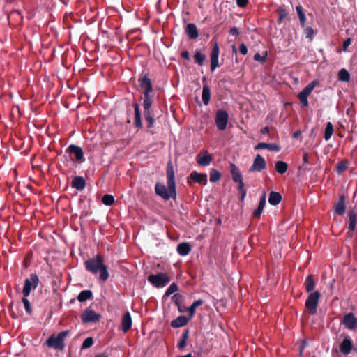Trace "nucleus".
<instances>
[{"mask_svg": "<svg viewBox=\"0 0 357 357\" xmlns=\"http://www.w3.org/2000/svg\"><path fill=\"white\" fill-rule=\"evenodd\" d=\"M167 188L165 185L158 183L155 186V193L165 200H169L170 198L176 199V182L174 178V167L171 162H169L167 164Z\"/></svg>", "mask_w": 357, "mask_h": 357, "instance_id": "1", "label": "nucleus"}, {"mask_svg": "<svg viewBox=\"0 0 357 357\" xmlns=\"http://www.w3.org/2000/svg\"><path fill=\"white\" fill-rule=\"evenodd\" d=\"M84 267L87 271L93 274L100 272V280L102 281L107 280L109 278L107 267L104 264V258L100 254L86 260Z\"/></svg>", "mask_w": 357, "mask_h": 357, "instance_id": "2", "label": "nucleus"}, {"mask_svg": "<svg viewBox=\"0 0 357 357\" xmlns=\"http://www.w3.org/2000/svg\"><path fill=\"white\" fill-rule=\"evenodd\" d=\"M69 334V331L60 332L57 335H52L47 340L46 345L56 350L62 351L65 347L64 339Z\"/></svg>", "mask_w": 357, "mask_h": 357, "instance_id": "3", "label": "nucleus"}, {"mask_svg": "<svg viewBox=\"0 0 357 357\" xmlns=\"http://www.w3.org/2000/svg\"><path fill=\"white\" fill-rule=\"evenodd\" d=\"M147 280L155 287L161 288L165 287L169 282L170 278L166 273H158L148 276Z\"/></svg>", "mask_w": 357, "mask_h": 357, "instance_id": "4", "label": "nucleus"}, {"mask_svg": "<svg viewBox=\"0 0 357 357\" xmlns=\"http://www.w3.org/2000/svg\"><path fill=\"white\" fill-rule=\"evenodd\" d=\"M320 297L321 294L318 291L310 293L308 296L305 305L310 314H316Z\"/></svg>", "mask_w": 357, "mask_h": 357, "instance_id": "5", "label": "nucleus"}, {"mask_svg": "<svg viewBox=\"0 0 357 357\" xmlns=\"http://www.w3.org/2000/svg\"><path fill=\"white\" fill-rule=\"evenodd\" d=\"M39 283V278L36 273H32L30 278H26L24 282V286L23 288V295L25 297H28L32 289H35Z\"/></svg>", "mask_w": 357, "mask_h": 357, "instance_id": "6", "label": "nucleus"}, {"mask_svg": "<svg viewBox=\"0 0 357 357\" xmlns=\"http://www.w3.org/2000/svg\"><path fill=\"white\" fill-rule=\"evenodd\" d=\"M229 119V114L227 111L218 109L215 114V124L219 130H225Z\"/></svg>", "mask_w": 357, "mask_h": 357, "instance_id": "7", "label": "nucleus"}, {"mask_svg": "<svg viewBox=\"0 0 357 357\" xmlns=\"http://www.w3.org/2000/svg\"><path fill=\"white\" fill-rule=\"evenodd\" d=\"M317 82L313 81L307 85L298 95V99L300 100L301 104L304 107L308 106V100L307 97L312 93L316 85H317Z\"/></svg>", "mask_w": 357, "mask_h": 357, "instance_id": "8", "label": "nucleus"}, {"mask_svg": "<svg viewBox=\"0 0 357 357\" xmlns=\"http://www.w3.org/2000/svg\"><path fill=\"white\" fill-rule=\"evenodd\" d=\"M100 317V314L95 312L91 308H86L81 314V319L84 324L98 322Z\"/></svg>", "mask_w": 357, "mask_h": 357, "instance_id": "9", "label": "nucleus"}, {"mask_svg": "<svg viewBox=\"0 0 357 357\" xmlns=\"http://www.w3.org/2000/svg\"><path fill=\"white\" fill-rule=\"evenodd\" d=\"M213 160V155L209 154L206 150H202L196 156L197 164L202 167L210 165Z\"/></svg>", "mask_w": 357, "mask_h": 357, "instance_id": "10", "label": "nucleus"}, {"mask_svg": "<svg viewBox=\"0 0 357 357\" xmlns=\"http://www.w3.org/2000/svg\"><path fill=\"white\" fill-rule=\"evenodd\" d=\"M341 323L349 330H354L357 328V318L355 317L353 312H349L346 314L343 317Z\"/></svg>", "mask_w": 357, "mask_h": 357, "instance_id": "11", "label": "nucleus"}, {"mask_svg": "<svg viewBox=\"0 0 357 357\" xmlns=\"http://www.w3.org/2000/svg\"><path fill=\"white\" fill-rule=\"evenodd\" d=\"M266 168V162L260 155L257 154L254 159L252 165L250 167V172H261Z\"/></svg>", "mask_w": 357, "mask_h": 357, "instance_id": "12", "label": "nucleus"}, {"mask_svg": "<svg viewBox=\"0 0 357 357\" xmlns=\"http://www.w3.org/2000/svg\"><path fill=\"white\" fill-rule=\"evenodd\" d=\"M190 180L201 185H206L207 174L204 173H199L197 171H192L188 177V183L191 185Z\"/></svg>", "mask_w": 357, "mask_h": 357, "instance_id": "13", "label": "nucleus"}, {"mask_svg": "<svg viewBox=\"0 0 357 357\" xmlns=\"http://www.w3.org/2000/svg\"><path fill=\"white\" fill-rule=\"evenodd\" d=\"M220 49L217 42L215 43L211 52V70L213 72L218 66Z\"/></svg>", "mask_w": 357, "mask_h": 357, "instance_id": "14", "label": "nucleus"}, {"mask_svg": "<svg viewBox=\"0 0 357 357\" xmlns=\"http://www.w3.org/2000/svg\"><path fill=\"white\" fill-rule=\"evenodd\" d=\"M67 151L71 154L74 155V158L77 161H82L84 159V151L82 149L77 145L70 144L68 149Z\"/></svg>", "mask_w": 357, "mask_h": 357, "instance_id": "15", "label": "nucleus"}, {"mask_svg": "<svg viewBox=\"0 0 357 357\" xmlns=\"http://www.w3.org/2000/svg\"><path fill=\"white\" fill-rule=\"evenodd\" d=\"M144 116L147 123V128H153L155 124V114L151 107L144 108Z\"/></svg>", "mask_w": 357, "mask_h": 357, "instance_id": "16", "label": "nucleus"}, {"mask_svg": "<svg viewBox=\"0 0 357 357\" xmlns=\"http://www.w3.org/2000/svg\"><path fill=\"white\" fill-rule=\"evenodd\" d=\"M357 224V214L354 210H350L348 212V233H352Z\"/></svg>", "mask_w": 357, "mask_h": 357, "instance_id": "17", "label": "nucleus"}, {"mask_svg": "<svg viewBox=\"0 0 357 357\" xmlns=\"http://www.w3.org/2000/svg\"><path fill=\"white\" fill-rule=\"evenodd\" d=\"M335 212L339 215H343L346 211L345 196L342 195L340 196L337 202L334 204Z\"/></svg>", "mask_w": 357, "mask_h": 357, "instance_id": "18", "label": "nucleus"}, {"mask_svg": "<svg viewBox=\"0 0 357 357\" xmlns=\"http://www.w3.org/2000/svg\"><path fill=\"white\" fill-rule=\"evenodd\" d=\"M132 325V321L131 315L129 312H126L122 317L121 319V329L124 333L129 331Z\"/></svg>", "mask_w": 357, "mask_h": 357, "instance_id": "19", "label": "nucleus"}, {"mask_svg": "<svg viewBox=\"0 0 357 357\" xmlns=\"http://www.w3.org/2000/svg\"><path fill=\"white\" fill-rule=\"evenodd\" d=\"M353 347V342L349 337H346L340 345V351L348 355L351 353Z\"/></svg>", "mask_w": 357, "mask_h": 357, "instance_id": "20", "label": "nucleus"}, {"mask_svg": "<svg viewBox=\"0 0 357 357\" xmlns=\"http://www.w3.org/2000/svg\"><path fill=\"white\" fill-rule=\"evenodd\" d=\"M139 86L144 89V91H153V85L151 80L147 75H144L139 78Z\"/></svg>", "mask_w": 357, "mask_h": 357, "instance_id": "21", "label": "nucleus"}, {"mask_svg": "<svg viewBox=\"0 0 357 357\" xmlns=\"http://www.w3.org/2000/svg\"><path fill=\"white\" fill-rule=\"evenodd\" d=\"M133 107L135 110V121H134V125L136 128H142V117H141V112L139 109V105L137 103L133 104Z\"/></svg>", "mask_w": 357, "mask_h": 357, "instance_id": "22", "label": "nucleus"}, {"mask_svg": "<svg viewBox=\"0 0 357 357\" xmlns=\"http://www.w3.org/2000/svg\"><path fill=\"white\" fill-rule=\"evenodd\" d=\"M229 170L232 176V179L235 183L243 180L241 172L238 167L234 163H229Z\"/></svg>", "mask_w": 357, "mask_h": 357, "instance_id": "23", "label": "nucleus"}, {"mask_svg": "<svg viewBox=\"0 0 357 357\" xmlns=\"http://www.w3.org/2000/svg\"><path fill=\"white\" fill-rule=\"evenodd\" d=\"M71 186L77 190H82L86 186V181L82 176H75L72 181Z\"/></svg>", "mask_w": 357, "mask_h": 357, "instance_id": "24", "label": "nucleus"}, {"mask_svg": "<svg viewBox=\"0 0 357 357\" xmlns=\"http://www.w3.org/2000/svg\"><path fill=\"white\" fill-rule=\"evenodd\" d=\"M185 33L190 39H195L199 36L198 29L193 23H190L186 26Z\"/></svg>", "mask_w": 357, "mask_h": 357, "instance_id": "25", "label": "nucleus"}, {"mask_svg": "<svg viewBox=\"0 0 357 357\" xmlns=\"http://www.w3.org/2000/svg\"><path fill=\"white\" fill-rule=\"evenodd\" d=\"M256 150L267 149L271 151H274L278 152L280 151L281 147L277 144H268L265 142H260L256 145L255 147Z\"/></svg>", "mask_w": 357, "mask_h": 357, "instance_id": "26", "label": "nucleus"}, {"mask_svg": "<svg viewBox=\"0 0 357 357\" xmlns=\"http://www.w3.org/2000/svg\"><path fill=\"white\" fill-rule=\"evenodd\" d=\"M189 321V319L187 318L185 316L181 315L178 317L174 320L172 321L171 322V326L172 328H179L184 326L188 324Z\"/></svg>", "mask_w": 357, "mask_h": 357, "instance_id": "27", "label": "nucleus"}, {"mask_svg": "<svg viewBox=\"0 0 357 357\" xmlns=\"http://www.w3.org/2000/svg\"><path fill=\"white\" fill-rule=\"evenodd\" d=\"M189 333H190L189 329H185L181 334V340L178 341V342L177 344V348L180 351H183L184 349L186 347L187 341L189 338Z\"/></svg>", "mask_w": 357, "mask_h": 357, "instance_id": "28", "label": "nucleus"}, {"mask_svg": "<svg viewBox=\"0 0 357 357\" xmlns=\"http://www.w3.org/2000/svg\"><path fill=\"white\" fill-rule=\"evenodd\" d=\"M266 205V194L264 193L260 198L257 208L253 212L255 218H259L264 211Z\"/></svg>", "mask_w": 357, "mask_h": 357, "instance_id": "29", "label": "nucleus"}, {"mask_svg": "<svg viewBox=\"0 0 357 357\" xmlns=\"http://www.w3.org/2000/svg\"><path fill=\"white\" fill-rule=\"evenodd\" d=\"M176 250L180 255L185 256L191 251V245L187 242L181 243L177 245Z\"/></svg>", "mask_w": 357, "mask_h": 357, "instance_id": "30", "label": "nucleus"}, {"mask_svg": "<svg viewBox=\"0 0 357 357\" xmlns=\"http://www.w3.org/2000/svg\"><path fill=\"white\" fill-rule=\"evenodd\" d=\"M153 91H144L143 93V108L151 107L153 99V97L150 95Z\"/></svg>", "mask_w": 357, "mask_h": 357, "instance_id": "31", "label": "nucleus"}, {"mask_svg": "<svg viewBox=\"0 0 357 357\" xmlns=\"http://www.w3.org/2000/svg\"><path fill=\"white\" fill-rule=\"evenodd\" d=\"M282 200V195L280 192L272 191L269 194L268 202L273 206L278 205Z\"/></svg>", "mask_w": 357, "mask_h": 357, "instance_id": "32", "label": "nucleus"}, {"mask_svg": "<svg viewBox=\"0 0 357 357\" xmlns=\"http://www.w3.org/2000/svg\"><path fill=\"white\" fill-rule=\"evenodd\" d=\"M304 286L305 288V291L307 293H310L314 290V287H315V282L314 281L313 275H309L306 277L305 282H304Z\"/></svg>", "mask_w": 357, "mask_h": 357, "instance_id": "33", "label": "nucleus"}, {"mask_svg": "<svg viewBox=\"0 0 357 357\" xmlns=\"http://www.w3.org/2000/svg\"><path fill=\"white\" fill-rule=\"evenodd\" d=\"M203 103L208 105L211 99V89L208 85H204L202 93Z\"/></svg>", "mask_w": 357, "mask_h": 357, "instance_id": "34", "label": "nucleus"}, {"mask_svg": "<svg viewBox=\"0 0 357 357\" xmlns=\"http://www.w3.org/2000/svg\"><path fill=\"white\" fill-rule=\"evenodd\" d=\"M93 298V293L91 290H84V291H82L78 296H77V300L82 303V302H84L87 300H89V299H91Z\"/></svg>", "mask_w": 357, "mask_h": 357, "instance_id": "35", "label": "nucleus"}, {"mask_svg": "<svg viewBox=\"0 0 357 357\" xmlns=\"http://www.w3.org/2000/svg\"><path fill=\"white\" fill-rule=\"evenodd\" d=\"M172 302L178 307V310L180 312H184V310H181V303L183 301V296L179 294H175L172 297Z\"/></svg>", "mask_w": 357, "mask_h": 357, "instance_id": "36", "label": "nucleus"}, {"mask_svg": "<svg viewBox=\"0 0 357 357\" xmlns=\"http://www.w3.org/2000/svg\"><path fill=\"white\" fill-rule=\"evenodd\" d=\"M204 303V301L202 299H198L195 301L189 307H188V312L190 315V319H191L196 311V309L197 307L202 305Z\"/></svg>", "mask_w": 357, "mask_h": 357, "instance_id": "37", "label": "nucleus"}, {"mask_svg": "<svg viewBox=\"0 0 357 357\" xmlns=\"http://www.w3.org/2000/svg\"><path fill=\"white\" fill-rule=\"evenodd\" d=\"M349 168V162L346 160H341L336 165V170L338 174H342Z\"/></svg>", "mask_w": 357, "mask_h": 357, "instance_id": "38", "label": "nucleus"}, {"mask_svg": "<svg viewBox=\"0 0 357 357\" xmlns=\"http://www.w3.org/2000/svg\"><path fill=\"white\" fill-rule=\"evenodd\" d=\"M338 79L342 82H348L350 80V74L345 68H342L338 72Z\"/></svg>", "mask_w": 357, "mask_h": 357, "instance_id": "39", "label": "nucleus"}, {"mask_svg": "<svg viewBox=\"0 0 357 357\" xmlns=\"http://www.w3.org/2000/svg\"><path fill=\"white\" fill-rule=\"evenodd\" d=\"M288 168V165L284 161H278L275 163V170L280 174H284Z\"/></svg>", "mask_w": 357, "mask_h": 357, "instance_id": "40", "label": "nucleus"}, {"mask_svg": "<svg viewBox=\"0 0 357 357\" xmlns=\"http://www.w3.org/2000/svg\"><path fill=\"white\" fill-rule=\"evenodd\" d=\"M333 126L331 122H328L324 131V139L326 141H328L332 135L333 134Z\"/></svg>", "mask_w": 357, "mask_h": 357, "instance_id": "41", "label": "nucleus"}, {"mask_svg": "<svg viewBox=\"0 0 357 357\" xmlns=\"http://www.w3.org/2000/svg\"><path fill=\"white\" fill-rule=\"evenodd\" d=\"M206 59V56L204 54H202L200 51L196 50L195 54L194 55V61L196 63H197L199 66H202L204 64V62Z\"/></svg>", "mask_w": 357, "mask_h": 357, "instance_id": "42", "label": "nucleus"}, {"mask_svg": "<svg viewBox=\"0 0 357 357\" xmlns=\"http://www.w3.org/2000/svg\"><path fill=\"white\" fill-rule=\"evenodd\" d=\"M209 176L210 181L211 183H215L220 180L221 177V173L215 169H211L209 173Z\"/></svg>", "mask_w": 357, "mask_h": 357, "instance_id": "43", "label": "nucleus"}, {"mask_svg": "<svg viewBox=\"0 0 357 357\" xmlns=\"http://www.w3.org/2000/svg\"><path fill=\"white\" fill-rule=\"evenodd\" d=\"M102 202L106 206H111L114 202V197L112 195L106 194L102 197Z\"/></svg>", "mask_w": 357, "mask_h": 357, "instance_id": "44", "label": "nucleus"}, {"mask_svg": "<svg viewBox=\"0 0 357 357\" xmlns=\"http://www.w3.org/2000/svg\"><path fill=\"white\" fill-rule=\"evenodd\" d=\"M178 290V287L177 284L176 283H172L170 284V286L167 288V289L165 294V296H169L171 294L176 292Z\"/></svg>", "mask_w": 357, "mask_h": 357, "instance_id": "45", "label": "nucleus"}, {"mask_svg": "<svg viewBox=\"0 0 357 357\" xmlns=\"http://www.w3.org/2000/svg\"><path fill=\"white\" fill-rule=\"evenodd\" d=\"M93 337H89L84 340V342L82 344L81 349H86L90 348L93 345Z\"/></svg>", "mask_w": 357, "mask_h": 357, "instance_id": "46", "label": "nucleus"}, {"mask_svg": "<svg viewBox=\"0 0 357 357\" xmlns=\"http://www.w3.org/2000/svg\"><path fill=\"white\" fill-rule=\"evenodd\" d=\"M316 31L312 28V27H307L304 30V33L306 38L310 39V40H312L313 36Z\"/></svg>", "mask_w": 357, "mask_h": 357, "instance_id": "47", "label": "nucleus"}, {"mask_svg": "<svg viewBox=\"0 0 357 357\" xmlns=\"http://www.w3.org/2000/svg\"><path fill=\"white\" fill-rule=\"evenodd\" d=\"M22 301L24 304V308L27 313L31 314V304L29 301L24 296V298H22Z\"/></svg>", "mask_w": 357, "mask_h": 357, "instance_id": "48", "label": "nucleus"}, {"mask_svg": "<svg viewBox=\"0 0 357 357\" xmlns=\"http://www.w3.org/2000/svg\"><path fill=\"white\" fill-rule=\"evenodd\" d=\"M278 11L279 13V18L278 22V23H281L282 20L287 16V13L286 12L285 9L282 8H280Z\"/></svg>", "mask_w": 357, "mask_h": 357, "instance_id": "49", "label": "nucleus"}, {"mask_svg": "<svg viewBox=\"0 0 357 357\" xmlns=\"http://www.w3.org/2000/svg\"><path fill=\"white\" fill-rule=\"evenodd\" d=\"M296 12L298 13V16L299 18H301V17H303L305 16V15L303 12V8L301 5L296 6Z\"/></svg>", "mask_w": 357, "mask_h": 357, "instance_id": "50", "label": "nucleus"}, {"mask_svg": "<svg viewBox=\"0 0 357 357\" xmlns=\"http://www.w3.org/2000/svg\"><path fill=\"white\" fill-rule=\"evenodd\" d=\"M254 59L257 61H260V62L264 63L266 60V54L265 56H261V55H260V54L257 53L254 56Z\"/></svg>", "mask_w": 357, "mask_h": 357, "instance_id": "51", "label": "nucleus"}, {"mask_svg": "<svg viewBox=\"0 0 357 357\" xmlns=\"http://www.w3.org/2000/svg\"><path fill=\"white\" fill-rule=\"evenodd\" d=\"M351 41L352 40L351 38H348L344 41L342 44V50L344 52H346L347 50V47L351 45Z\"/></svg>", "mask_w": 357, "mask_h": 357, "instance_id": "52", "label": "nucleus"}, {"mask_svg": "<svg viewBox=\"0 0 357 357\" xmlns=\"http://www.w3.org/2000/svg\"><path fill=\"white\" fill-rule=\"evenodd\" d=\"M239 51L243 55H245L248 53V47L245 43H241L239 46Z\"/></svg>", "mask_w": 357, "mask_h": 357, "instance_id": "53", "label": "nucleus"}, {"mask_svg": "<svg viewBox=\"0 0 357 357\" xmlns=\"http://www.w3.org/2000/svg\"><path fill=\"white\" fill-rule=\"evenodd\" d=\"M248 0H236V5L240 8H245L248 3Z\"/></svg>", "mask_w": 357, "mask_h": 357, "instance_id": "54", "label": "nucleus"}, {"mask_svg": "<svg viewBox=\"0 0 357 357\" xmlns=\"http://www.w3.org/2000/svg\"><path fill=\"white\" fill-rule=\"evenodd\" d=\"M236 183H238V190L239 191V192L246 191V190L244 188V183L243 182V180H241V181H237Z\"/></svg>", "mask_w": 357, "mask_h": 357, "instance_id": "55", "label": "nucleus"}, {"mask_svg": "<svg viewBox=\"0 0 357 357\" xmlns=\"http://www.w3.org/2000/svg\"><path fill=\"white\" fill-rule=\"evenodd\" d=\"M303 165L309 163V155L307 152H304L303 154Z\"/></svg>", "mask_w": 357, "mask_h": 357, "instance_id": "56", "label": "nucleus"}, {"mask_svg": "<svg viewBox=\"0 0 357 357\" xmlns=\"http://www.w3.org/2000/svg\"><path fill=\"white\" fill-rule=\"evenodd\" d=\"M229 33L231 34L232 36H237L239 35L238 30L236 27L231 28L229 30Z\"/></svg>", "mask_w": 357, "mask_h": 357, "instance_id": "57", "label": "nucleus"}, {"mask_svg": "<svg viewBox=\"0 0 357 357\" xmlns=\"http://www.w3.org/2000/svg\"><path fill=\"white\" fill-rule=\"evenodd\" d=\"M181 56L184 59H185L186 60L189 61L190 60V54L188 52V51L187 50H185L183 52H182L181 53Z\"/></svg>", "mask_w": 357, "mask_h": 357, "instance_id": "58", "label": "nucleus"}, {"mask_svg": "<svg viewBox=\"0 0 357 357\" xmlns=\"http://www.w3.org/2000/svg\"><path fill=\"white\" fill-rule=\"evenodd\" d=\"M260 132L263 135L268 134L270 132V129L268 126H266L264 128H262Z\"/></svg>", "mask_w": 357, "mask_h": 357, "instance_id": "59", "label": "nucleus"}, {"mask_svg": "<svg viewBox=\"0 0 357 357\" xmlns=\"http://www.w3.org/2000/svg\"><path fill=\"white\" fill-rule=\"evenodd\" d=\"M299 20H300V23H301V26L302 27H305V22H306L305 16L303 17L299 18Z\"/></svg>", "mask_w": 357, "mask_h": 357, "instance_id": "60", "label": "nucleus"}, {"mask_svg": "<svg viewBox=\"0 0 357 357\" xmlns=\"http://www.w3.org/2000/svg\"><path fill=\"white\" fill-rule=\"evenodd\" d=\"M50 31L52 33V38H55L56 36V35H57V33H56V30L52 26H51L50 28Z\"/></svg>", "mask_w": 357, "mask_h": 357, "instance_id": "61", "label": "nucleus"}, {"mask_svg": "<svg viewBox=\"0 0 357 357\" xmlns=\"http://www.w3.org/2000/svg\"><path fill=\"white\" fill-rule=\"evenodd\" d=\"M301 134V130H297L293 134V137L297 139Z\"/></svg>", "mask_w": 357, "mask_h": 357, "instance_id": "62", "label": "nucleus"}, {"mask_svg": "<svg viewBox=\"0 0 357 357\" xmlns=\"http://www.w3.org/2000/svg\"><path fill=\"white\" fill-rule=\"evenodd\" d=\"M240 193H241L240 200L243 201L246 196V191L241 192Z\"/></svg>", "mask_w": 357, "mask_h": 357, "instance_id": "63", "label": "nucleus"}, {"mask_svg": "<svg viewBox=\"0 0 357 357\" xmlns=\"http://www.w3.org/2000/svg\"><path fill=\"white\" fill-rule=\"evenodd\" d=\"M232 52L236 54L237 50H236V47L234 45H232Z\"/></svg>", "mask_w": 357, "mask_h": 357, "instance_id": "64", "label": "nucleus"}]
</instances>
